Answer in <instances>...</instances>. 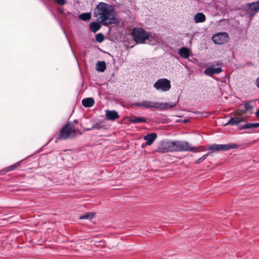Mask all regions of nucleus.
Listing matches in <instances>:
<instances>
[{
    "mask_svg": "<svg viewBox=\"0 0 259 259\" xmlns=\"http://www.w3.org/2000/svg\"><path fill=\"white\" fill-rule=\"evenodd\" d=\"M115 15L114 7L104 2H100L94 10V16L104 26L115 23Z\"/></svg>",
    "mask_w": 259,
    "mask_h": 259,
    "instance_id": "obj_1",
    "label": "nucleus"
},
{
    "mask_svg": "<svg viewBox=\"0 0 259 259\" xmlns=\"http://www.w3.org/2000/svg\"><path fill=\"white\" fill-rule=\"evenodd\" d=\"M201 147H192L187 141H162L157 148V151L160 153H166L169 152H196Z\"/></svg>",
    "mask_w": 259,
    "mask_h": 259,
    "instance_id": "obj_2",
    "label": "nucleus"
},
{
    "mask_svg": "<svg viewBox=\"0 0 259 259\" xmlns=\"http://www.w3.org/2000/svg\"><path fill=\"white\" fill-rule=\"evenodd\" d=\"M238 147V145L236 144H217L209 145L207 146V150L211 151L197 159L194 162L195 164H198L204 161L208 156L211 155L212 152L215 151H227L229 149H235Z\"/></svg>",
    "mask_w": 259,
    "mask_h": 259,
    "instance_id": "obj_3",
    "label": "nucleus"
},
{
    "mask_svg": "<svg viewBox=\"0 0 259 259\" xmlns=\"http://www.w3.org/2000/svg\"><path fill=\"white\" fill-rule=\"evenodd\" d=\"M76 130L73 126L70 123H67L60 131L59 135L56 139V142L62 140L70 139L72 135L75 136Z\"/></svg>",
    "mask_w": 259,
    "mask_h": 259,
    "instance_id": "obj_4",
    "label": "nucleus"
},
{
    "mask_svg": "<svg viewBox=\"0 0 259 259\" xmlns=\"http://www.w3.org/2000/svg\"><path fill=\"white\" fill-rule=\"evenodd\" d=\"M132 36L136 42L144 44L148 37V34L143 28L136 27L133 30Z\"/></svg>",
    "mask_w": 259,
    "mask_h": 259,
    "instance_id": "obj_5",
    "label": "nucleus"
},
{
    "mask_svg": "<svg viewBox=\"0 0 259 259\" xmlns=\"http://www.w3.org/2000/svg\"><path fill=\"white\" fill-rule=\"evenodd\" d=\"M153 88L158 91L166 92L171 88L170 81L165 78L158 79L153 84Z\"/></svg>",
    "mask_w": 259,
    "mask_h": 259,
    "instance_id": "obj_6",
    "label": "nucleus"
},
{
    "mask_svg": "<svg viewBox=\"0 0 259 259\" xmlns=\"http://www.w3.org/2000/svg\"><path fill=\"white\" fill-rule=\"evenodd\" d=\"M244 9L250 20H252L255 14L259 11V0L246 4Z\"/></svg>",
    "mask_w": 259,
    "mask_h": 259,
    "instance_id": "obj_7",
    "label": "nucleus"
},
{
    "mask_svg": "<svg viewBox=\"0 0 259 259\" xmlns=\"http://www.w3.org/2000/svg\"><path fill=\"white\" fill-rule=\"evenodd\" d=\"M212 39L215 44L222 45L229 40V35L226 32H220L213 34Z\"/></svg>",
    "mask_w": 259,
    "mask_h": 259,
    "instance_id": "obj_8",
    "label": "nucleus"
},
{
    "mask_svg": "<svg viewBox=\"0 0 259 259\" xmlns=\"http://www.w3.org/2000/svg\"><path fill=\"white\" fill-rule=\"evenodd\" d=\"M133 105L136 107H139L144 109L154 108L156 109V102L143 100L140 102L134 103Z\"/></svg>",
    "mask_w": 259,
    "mask_h": 259,
    "instance_id": "obj_9",
    "label": "nucleus"
},
{
    "mask_svg": "<svg viewBox=\"0 0 259 259\" xmlns=\"http://www.w3.org/2000/svg\"><path fill=\"white\" fill-rule=\"evenodd\" d=\"M177 102H169L166 103H159L156 102V109L160 111L166 110L175 107Z\"/></svg>",
    "mask_w": 259,
    "mask_h": 259,
    "instance_id": "obj_10",
    "label": "nucleus"
},
{
    "mask_svg": "<svg viewBox=\"0 0 259 259\" xmlns=\"http://www.w3.org/2000/svg\"><path fill=\"white\" fill-rule=\"evenodd\" d=\"M106 117L108 120L114 121L119 117L118 113L115 110H106Z\"/></svg>",
    "mask_w": 259,
    "mask_h": 259,
    "instance_id": "obj_11",
    "label": "nucleus"
},
{
    "mask_svg": "<svg viewBox=\"0 0 259 259\" xmlns=\"http://www.w3.org/2000/svg\"><path fill=\"white\" fill-rule=\"evenodd\" d=\"M243 121V118L242 117H231L229 120L224 124L225 126H227L228 125H237L241 122Z\"/></svg>",
    "mask_w": 259,
    "mask_h": 259,
    "instance_id": "obj_12",
    "label": "nucleus"
},
{
    "mask_svg": "<svg viewBox=\"0 0 259 259\" xmlns=\"http://www.w3.org/2000/svg\"><path fill=\"white\" fill-rule=\"evenodd\" d=\"M223 71L221 67H209L206 68L204 70V73L208 76H212L213 74H219Z\"/></svg>",
    "mask_w": 259,
    "mask_h": 259,
    "instance_id": "obj_13",
    "label": "nucleus"
},
{
    "mask_svg": "<svg viewBox=\"0 0 259 259\" xmlns=\"http://www.w3.org/2000/svg\"><path fill=\"white\" fill-rule=\"evenodd\" d=\"M157 138V135L155 133L147 134L144 137V139L146 141L147 145H151Z\"/></svg>",
    "mask_w": 259,
    "mask_h": 259,
    "instance_id": "obj_14",
    "label": "nucleus"
},
{
    "mask_svg": "<svg viewBox=\"0 0 259 259\" xmlns=\"http://www.w3.org/2000/svg\"><path fill=\"white\" fill-rule=\"evenodd\" d=\"M178 53L182 58L188 59L190 56V50L188 48L183 47L179 49Z\"/></svg>",
    "mask_w": 259,
    "mask_h": 259,
    "instance_id": "obj_15",
    "label": "nucleus"
},
{
    "mask_svg": "<svg viewBox=\"0 0 259 259\" xmlns=\"http://www.w3.org/2000/svg\"><path fill=\"white\" fill-rule=\"evenodd\" d=\"M206 20L205 15L201 12L197 13L194 17V21L196 23H202Z\"/></svg>",
    "mask_w": 259,
    "mask_h": 259,
    "instance_id": "obj_16",
    "label": "nucleus"
},
{
    "mask_svg": "<svg viewBox=\"0 0 259 259\" xmlns=\"http://www.w3.org/2000/svg\"><path fill=\"white\" fill-rule=\"evenodd\" d=\"M95 103V101L93 98H87L83 99L82 100V105L86 108H89L92 107Z\"/></svg>",
    "mask_w": 259,
    "mask_h": 259,
    "instance_id": "obj_17",
    "label": "nucleus"
},
{
    "mask_svg": "<svg viewBox=\"0 0 259 259\" xmlns=\"http://www.w3.org/2000/svg\"><path fill=\"white\" fill-rule=\"evenodd\" d=\"M129 121L131 123H134L147 122L145 118L136 116H131Z\"/></svg>",
    "mask_w": 259,
    "mask_h": 259,
    "instance_id": "obj_18",
    "label": "nucleus"
},
{
    "mask_svg": "<svg viewBox=\"0 0 259 259\" xmlns=\"http://www.w3.org/2000/svg\"><path fill=\"white\" fill-rule=\"evenodd\" d=\"M101 23L99 21L91 22L90 25L91 31L94 33L98 31L101 27Z\"/></svg>",
    "mask_w": 259,
    "mask_h": 259,
    "instance_id": "obj_19",
    "label": "nucleus"
},
{
    "mask_svg": "<svg viewBox=\"0 0 259 259\" xmlns=\"http://www.w3.org/2000/svg\"><path fill=\"white\" fill-rule=\"evenodd\" d=\"M106 69V65L104 61H98L96 64V70L100 72H104Z\"/></svg>",
    "mask_w": 259,
    "mask_h": 259,
    "instance_id": "obj_20",
    "label": "nucleus"
},
{
    "mask_svg": "<svg viewBox=\"0 0 259 259\" xmlns=\"http://www.w3.org/2000/svg\"><path fill=\"white\" fill-rule=\"evenodd\" d=\"M21 162V161L17 162L15 163V164L7 167L6 168L2 170L0 172L3 173V174H5L8 171L14 170L20 164Z\"/></svg>",
    "mask_w": 259,
    "mask_h": 259,
    "instance_id": "obj_21",
    "label": "nucleus"
},
{
    "mask_svg": "<svg viewBox=\"0 0 259 259\" xmlns=\"http://www.w3.org/2000/svg\"><path fill=\"white\" fill-rule=\"evenodd\" d=\"M147 39H148L151 42V44L152 45H156L159 42L158 39L157 38L155 34H151L150 35L148 34V37Z\"/></svg>",
    "mask_w": 259,
    "mask_h": 259,
    "instance_id": "obj_22",
    "label": "nucleus"
},
{
    "mask_svg": "<svg viewBox=\"0 0 259 259\" xmlns=\"http://www.w3.org/2000/svg\"><path fill=\"white\" fill-rule=\"evenodd\" d=\"M94 217V213L92 212H87L79 217V219L91 220Z\"/></svg>",
    "mask_w": 259,
    "mask_h": 259,
    "instance_id": "obj_23",
    "label": "nucleus"
},
{
    "mask_svg": "<svg viewBox=\"0 0 259 259\" xmlns=\"http://www.w3.org/2000/svg\"><path fill=\"white\" fill-rule=\"evenodd\" d=\"M91 18V15L89 13H84L79 16V18L82 21H88Z\"/></svg>",
    "mask_w": 259,
    "mask_h": 259,
    "instance_id": "obj_24",
    "label": "nucleus"
},
{
    "mask_svg": "<svg viewBox=\"0 0 259 259\" xmlns=\"http://www.w3.org/2000/svg\"><path fill=\"white\" fill-rule=\"evenodd\" d=\"M249 128H255L254 123H246L240 127V130L242 129H249Z\"/></svg>",
    "mask_w": 259,
    "mask_h": 259,
    "instance_id": "obj_25",
    "label": "nucleus"
},
{
    "mask_svg": "<svg viewBox=\"0 0 259 259\" xmlns=\"http://www.w3.org/2000/svg\"><path fill=\"white\" fill-rule=\"evenodd\" d=\"M104 39V36L102 33H99L96 35V40L98 42H102Z\"/></svg>",
    "mask_w": 259,
    "mask_h": 259,
    "instance_id": "obj_26",
    "label": "nucleus"
},
{
    "mask_svg": "<svg viewBox=\"0 0 259 259\" xmlns=\"http://www.w3.org/2000/svg\"><path fill=\"white\" fill-rule=\"evenodd\" d=\"M246 111H250L252 109L253 106L250 104V102H246L244 104Z\"/></svg>",
    "mask_w": 259,
    "mask_h": 259,
    "instance_id": "obj_27",
    "label": "nucleus"
},
{
    "mask_svg": "<svg viewBox=\"0 0 259 259\" xmlns=\"http://www.w3.org/2000/svg\"><path fill=\"white\" fill-rule=\"evenodd\" d=\"M54 1L60 6H63L67 3L66 0H54Z\"/></svg>",
    "mask_w": 259,
    "mask_h": 259,
    "instance_id": "obj_28",
    "label": "nucleus"
},
{
    "mask_svg": "<svg viewBox=\"0 0 259 259\" xmlns=\"http://www.w3.org/2000/svg\"><path fill=\"white\" fill-rule=\"evenodd\" d=\"M58 11L61 14L64 13V10L62 8H58Z\"/></svg>",
    "mask_w": 259,
    "mask_h": 259,
    "instance_id": "obj_29",
    "label": "nucleus"
},
{
    "mask_svg": "<svg viewBox=\"0 0 259 259\" xmlns=\"http://www.w3.org/2000/svg\"><path fill=\"white\" fill-rule=\"evenodd\" d=\"M256 87L259 89V77L256 79Z\"/></svg>",
    "mask_w": 259,
    "mask_h": 259,
    "instance_id": "obj_30",
    "label": "nucleus"
},
{
    "mask_svg": "<svg viewBox=\"0 0 259 259\" xmlns=\"http://www.w3.org/2000/svg\"><path fill=\"white\" fill-rule=\"evenodd\" d=\"M254 123V128L259 127V122Z\"/></svg>",
    "mask_w": 259,
    "mask_h": 259,
    "instance_id": "obj_31",
    "label": "nucleus"
},
{
    "mask_svg": "<svg viewBox=\"0 0 259 259\" xmlns=\"http://www.w3.org/2000/svg\"><path fill=\"white\" fill-rule=\"evenodd\" d=\"M255 115L257 117H259V108L255 112Z\"/></svg>",
    "mask_w": 259,
    "mask_h": 259,
    "instance_id": "obj_32",
    "label": "nucleus"
},
{
    "mask_svg": "<svg viewBox=\"0 0 259 259\" xmlns=\"http://www.w3.org/2000/svg\"><path fill=\"white\" fill-rule=\"evenodd\" d=\"M63 31H64V33H65V35H66V36H67V34L65 33V30L64 29V28H63ZM66 37H67V36H66Z\"/></svg>",
    "mask_w": 259,
    "mask_h": 259,
    "instance_id": "obj_33",
    "label": "nucleus"
},
{
    "mask_svg": "<svg viewBox=\"0 0 259 259\" xmlns=\"http://www.w3.org/2000/svg\"><path fill=\"white\" fill-rule=\"evenodd\" d=\"M53 13L54 16L57 19V17H56V15L53 13Z\"/></svg>",
    "mask_w": 259,
    "mask_h": 259,
    "instance_id": "obj_34",
    "label": "nucleus"
},
{
    "mask_svg": "<svg viewBox=\"0 0 259 259\" xmlns=\"http://www.w3.org/2000/svg\"><path fill=\"white\" fill-rule=\"evenodd\" d=\"M41 1H42L44 4H46V3L44 2V1L43 0H40Z\"/></svg>",
    "mask_w": 259,
    "mask_h": 259,
    "instance_id": "obj_35",
    "label": "nucleus"
},
{
    "mask_svg": "<svg viewBox=\"0 0 259 259\" xmlns=\"http://www.w3.org/2000/svg\"><path fill=\"white\" fill-rule=\"evenodd\" d=\"M184 122H186V120H184Z\"/></svg>",
    "mask_w": 259,
    "mask_h": 259,
    "instance_id": "obj_36",
    "label": "nucleus"
}]
</instances>
